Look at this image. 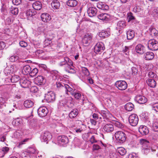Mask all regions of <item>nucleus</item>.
<instances>
[{
	"mask_svg": "<svg viewBox=\"0 0 158 158\" xmlns=\"http://www.w3.org/2000/svg\"><path fill=\"white\" fill-rule=\"evenodd\" d=\"M59 65L60 66H64L65 71L69 73H76L72 60H64L60 62Z\"/></svg>",
	"mask_w": 158,
	"mask_h": 158,
	"instance_id": "1",
	"label": "nucleus"
},
{
	"mask_svg": "<svg viewBox=\"0 0 158 158\" xmlns=\"http://www.w3.org/2000/svg\"><path fill=\"white\" fill-rule=\"evenodd\" d=\"M127 132L126 133L122 131L116 132L115 134V137L118 142L122 144L125 142L127 138Z\"/></svg>",
	"mask_w": 158,
	"mask_h": 158,
	"instance_id": "2",
	"label": "nucleus"
},
{
	"mask_svg": "<svg viewBox=\"0 0 158 158\" xmlns=\"http://www.w3.org/2000/svg\"><path fill=\"white\" fill-rule=\"evenodd\" d=\"M139 143L142 145V152L145 154H147L150 151L149 142L147 140L141 139L139 140Z\"/></svg>",
	"mask_w": 158,
	"mask_h": 158,
	"instance_id": "3",
	"label": "nucleus"
},
{
	"mask_svg": "<svg viewBox=\"0 0 158 158\" xmlns=\"http://www.w3.org/2000/svg\"><path fill=\"white\" fill-rule=\"evenodd\" d=\"M148 48L151 50H157L158 49V42L154 39L149 40L148 42Z\"/></svg>",
	"mask_w": 158,
	"mask_h": 158,
	"instance_id": "4",
	"label": "nucleus"
},
{
	"mask_svg": "<svg viewBox=\"0 0 158 158\" xmlns=\"http://www.w3.org/2000/svg\"><path fill=\"white\" fill-rule=\"evenodd\" d=\"M104 45L102 42L98 43L95 45L94 48V52L96 54H100L104 50Z\"/></svg>",
	"mask_w": 158,
	"mask_h": 158,
	"instance_id": "5",
	"label": "nucleus"
},
{
	"mask_svg": "<svg viewBox=\"0 0 158 158\" xmlns=\"http://www.w3.org/2000/svg\"><path fill=\"white\" fill-rule=\"evenodd\" d=\"M139 119L137 115L135 114H132L130 115L129 117V121L130 124L132 126H136L138 124Z\"/></svg>",
	"mask_w": 158,
	"mask_h": 158,
	"instance_id": "6",
	"label": "nucleus"
},
{
	"mask_svg": "<svg viewBox=\"0 0 158 158\" xmlns=\"http://www.w3.org/2000/svg\"><path fill=\"white\" fill-rule=\"evenodd\" d=\"M116 86L120 90H123L126 89L127 87V82L124 81H118L115 83Z\"/></svg>",
	"mask_w": 158,
	"mask_h": 158,
	"instance_id": "7",
	"label": "nucleus"
},
{
	"mask_svg": "<svg viewBox=\"0 0 158 158\" xmlns=\"http://www.w3.org/2000/svg\"><path fill=\"white\" fill-rule=\"evenodd\" d=\"M44 98L48 102H53L55 99V94L53 92H50L45 94Z\"/></svg>",
	"mask_w": 158,
	"mask_h": 158,
	"instance_id": "8",
	"label": "nucleus"
},
{
	"mask_svg": "<svg viewBox=\"0 0 158 158\" xmlns=\"http://www.w3.org/2000/svg\"><path fill=\"white\" fill-rule=\"evenodd\" d=\"M48 113V110L45 107H41L38 110V115L41 117H43L47 115Z\"/></svg>",
	"mask_w": 158,
	"mask_h": 158,
	"instance_id": "9",
	"label": "nucleus"
},
{
	"mask_svg": "<svg viewBox=\"0 0 158 158\" xmlns=\"http://www.w3.org/2000/svg\"><path fill=\"white\" fill-rule=\"evenodd\" d=\"M52 138L51 133L48 132H45L41 135V140L42 142H46L48 143Z\"/></svg>",
	"mask_w": 158,
	"mask_h": 158,
	"instance_id": "10",
	"label": "nucleus"
},
{
	"mask_svg": "<svg viewBox=\"0 0 158 158\" xmlns=\"http://www.w3.org/2000/svg\"><path fill=\"white\" fill-rule=\"evenodd\" d=\"M92 38V35L90 33H87L85 35L82 39V42L84 45L86 46L90 42Z\"/></svg>",
	"mask_w": 158,
	"mask_h": 158,
	"instance_id": "11",
	"label": "nucleus"
},
{
	"mask_svg": "<svg viewBox=\"0 0 158 158\" xmlns=\"http://www.w3.org/2000/svg\"><path fill=\"white\" fill-rule=\"evenodd\" d=\"M126 22L123 20H120L117 23L116 29L118 30L119 33L120 34L122 33V30L126 26Z\"/></svg>",
	"mask_w": 158,
	"mask_h": 158,
	"instance_id": "12",
	"label": "nucleus"
},
{
	"mask_svg": "<svg viewBox=\"0 0 158 158\" xmlns=\"http://www.w3.org/2000/svg\"><path fill=\"white\" fill-rule=\"evenodd\" d=\"M34 82L36 84L39 85L44 84L45 81L43 76H38L36 78H35Z\"/></svg>",
	"mask_w": 158,
	"mask_h": 158,
	"instance_id": "13",
	"label": "nucleus"
},
{
	"mask_svg": "<svg viewBox=\"0 0 158 158\" xmlns=\"http://www.w3.org/2000/svg\"><path fill=\"white\" fill-rule=\"evenodd\" d=\"M31 82L25 78L20 80L19 83L22 87L27 88L29 86Z\"/></svg>",
	"mask_w": 158,
	"mask_h": 158,
	"instance_id": "14",
	"label": "nucleus"
},
{
	"mask_svg": "<svg viewBox=\"0 0 158 158\" xmlns=\"http://www.w3.org/2000/svg\"><path fill=\"white\" fill-rule=\"evenodd\" d=\"M88 15L90 17L95 16L97 12V10L96 8L91 6L87 10Z\"/></svg>",
	"mask_w": 158,
	"mask_h": 158,
	"instance_id": "15",
	"label": "nucleus"
},
{
	"mask_svg": "<svg viewBox=\"0 0 158 158\" xmlns=\"http://www.w3.org/2000/svg\"><path fill=\"white\" fill-rule=\"evenodd\" d=\"M135 100L140 104H144L147 101L146 98L140 95H137L135 98Z\"/></svg>",
	"mask_w": 158,
	"mask_h": 158,
	"instance_id": "16",
	"label": "nucleus"
},
{
	"mask_svg": "<svg viewBox=\"0 0 158 158\" xmlns=\"http://www.w3.org/2000/svg\"><path fill=\"white\" fill-rule=\"evenodd\" d=\"M139 131L143 135H147L149 133L148 128L145 126H140L139 129Z\"/></svg>",
	"mask_w": 158,
	"mask_h": 158,
	"instance_id": "17",
	"label": "nucleus"
},
{
	"mask_svg": "<svg viewBox=\"0 0 158 158\" xmlns=\"http://www.w3.org/2000/svg\"><path fill=\"white\" fill-rule=\"evenodd\" d=\"M97 6L99 9H101L105 11L108 10L109 9L108 5L102 2H98L97 3Z\"/></svg>",
	"mask_w": 158,
	"mask_h": 158,
	"instance_id": "18",
	"label": "nucleus"
},
{
	"mask_svg": "<svg viewBox=\"0 0 158 158\" xmlns=\"http://www.w3.org/2000/svg\"><path fill=\"white\" fill-rule=\"evenodd\" d=\"M103 129L105 131L109 133L114 131V127L113 124L110 123H108L104 126Z\"/></svg>",
	"mask_w": 158,
	"mask_h": 158,
	"instance_id": "19",
	"label": "nucleus"
},
{
	"mask_svg": "<svg viewBox=\"0 0 158 158\" xmlns=\"http://www.w3.org/2000/svg\"><path fill=\"white\" fill-rule=\"evenodd\" d=\"M58 140L60 143H62L63 144H67L69 142V139L68 137L64 135L59 136Z\"/></svg>",
	"mask_w": 158,
	"mask_h": 158,
	"instance_id": "20",
	"label": "nucleus"
},
{
	"mask_svg": "<svg viewBox=\"0 0 158 158\" xmlns=\"http://www.w3.org/2000/svg\"><path fill=\"white\" fill-rule=\"evenodd\" d=\"M64 89L66 94L68 95L73 94L75 89L71 87L69 85L66 84L65 86Z\"/></svg>",
	"mask_w": 158,
	"mask_h": 158,
	"instance_id": "21",
	"label": "nucleus"
},
{
	"mask_svg": "<svg viewBox=\"0 0 158 158\" xmlns=\"http://www.w3.org/2000/svg\"><path fill=\"white\" fill-rule=\"evenodd\" d=\"M41 18L42 20L44 22H48L51 19V17L50 15L47 13L41 14Z\"/></svg>",
	"mask_w": 158,
	"mask_h": 158,
	"instance_id": "22",
	"label": "nucleus"
},
{
	"mask_svg": "<svg viewBox=\"0 0 158 158\" xmlns=\"http://www.w3.org/2000/svg\"><path fill=\"white\" fill-rule=\"evenodd\" d=\"M98 18L100 20L107 21L110 18V15L106 13H103L98 15Z\"/></svg>",
	"mask_w": 158,
	"mask_h": 158,
	"instance_id": "23",
	"label": "nucleus"
},
{
	"mask_svg": "<svg viewBox=\"0 0 158 158\" xmlns=\"http://www.w3.org/2000/svg\"><path fill=\"white\" fill-rule=\"evenodd\" d=\"M150 127H152L153 128V130L155 131H158V120L157 119H154L152 121V123H150L149 124L148 123Z\"/></svg>",
	"mask_w": 158,
	"mask_h": 158,
	"instance_id": "24",
	"label": "nucleus"
},
{
	"mask_svg": "<svg viewBox=\"0 0 158 158\" xmlns=\"http://www.w3.org/2000/svg\"><path fill=\"white\" fill-rule=\"evenodd\" d=\"M155 79H148L146 81L148 85L151 87L154 88L156 85V82Z\"/></svg>",
	"mask_w": 158,
	"mask_h": 158,
	"instance_id": "25",
	"label": "nucleus"
},
{
	"mask_svg": "<svg viewBox=\"0 0 158 158\" xmlns=\"http://www.w3.org/2000/svg\"><path fill=\"white\" fill-rule=\"evenodd\" d=\"M126 34L127 39L128 40H131L134 37L135 32L132 30H129L127 31Z\"/></svg>",
	"mask_w": 158,
	"mask_h": 158,
	"instance_id": "26",
	"label": "nucleus"
},
{
	"mask_svg": "<svg viewBox=\"0 0 158 158\" xmlns=\"http://www.w3.org/2000/svg\"><path fill=\"white\" fill-rule=\"evenodd\" d=\"M78 113V110L76 109H73L69 114L70 118H74L76 117Z\"/></svg>",
	"mask_w": 158,
	"mask_h": 158,
	"instance_id": "27",
	"label": "nucleus"
},
{
	"mask_svg": "<svg viewBox=\"0 0 158 158\" xmlns=\"http://www.w3.org/2000/svg\"><path fill=\"white\" fill-rule=\"evenodd\" d=\"M31 70L30 66L28 65H26L23 67L22 70V73L24 75H27L29 74Z\"/></svg>",
	"mask_w": 158,
	"mask_h": 158,
	"instance_id": "28",
	"label": "nucleus"
},
{
	"mask_svg": "<svg viewBox=\"0 0 158 158\" xmlns=\"http://www.w3.org/2000/svg\"><path fill=\"white\" fill-rule=\"evenodd\" d=\"M33 8L36 10H40L41 8L42 4L40 2H36L32 4Z\"/></svg>",
	"mask_w": 158,
	"mask_h": 158,
	"instance_id": "29",
	"label": "nucleus"
},
{
	"mask_svg": "<svg viewBox=\"0 0 158 158\" xmlns=\"http://www.w3.org/2000/svg\"><path fill=\"white\" fill-rule=\"evenodd\" d=\"M135 50L137 52L143 54L144 52V47L140 44H138L135 47Z\"/></svg>",
	"mask_w": 158,
	"mask_h": 158,
	"instance_id": "30",
	"label": "nucleus"
},
{
	"mask_svg": "<svg viewBox=\"0 0 158 158\" xmlns=\"http://www.w3.org/2000/svg\"><path fill=\"white\" fill-rule=\"evenodd\" d=\"M66 84L63 83L57 82L56 83V89L58 90L64 89Z\"/></svg>",
	"mask_w": 158,
	"mask_h": 158,
	"instance_id": "31",
	"label": "nucleus"
},
{
	"mask_svg": "<svg viewBox=\"0 0 158 158\" xmlns=\"http://www.w3.org/2000/svg\"><path fill=\"white\" fill-rule=\"evenodd\" d=\"M66 4L69 6L73 7L77 5V1L76 0H68L66 2Z\"/></svg>",
	"mask_w": 158,
	"mask_h": 158,
	"instance_id": "32",
	"label": "nucleus"
},
{
	"mask_svg": "<svg viewBox=\"0 0 158 158\" xmlns=\"http://www.w3.org/2000/svg\"><path fill=\"white\" fill-rule=\"evenodd\" d=\"M34 105V102L30 100H27L24 101V105L26 108H29L32 107Z\"/></svg>",
	"mask_w": 158,
	"mask_h": 158,
	"instance_id": "33",
	"label": "nucleus"
},
{
	"mask_svg": "<svg viewBox=\"0 0 158 158\" xmlns=\"http://www.w3.org/2000/svg\"><path fill=\"white\" fill-rule=\"evenodd\" d=\"M149 148L151 151L153 153L156 154L158 153V147L155 144H152L151 146L149 145Z\"/></svg>",
	"mask_w": 158,
	"mask_h": 158,
	"instance_id": "34",
	"label": "nucleus"
},
{
	"mask_svg": "<svg viewBox=\"0 0 158 158\" xmlns=\"http://www.w3.org/2000/svg\"><path fill=\"white\" fill-rule=\"evenodd\" d=\"M134 105L131 102L127 103L124 107L126 110L129 111H131L134 108Z\"/></svg>",
	"mask_w": 158,
	"mask_h": 158,
	"instance_id": "35",
	"label": "nucleus"
},
{
	"mask_svg": "<svg viewBox=\"0 0 158 158\" xmlns=\"http://www.w3.org/2000/svg\"><path fill=\"white\" fill-rule=\"evenodd\" d=\"M51 6L54 9H58L60 6V3L58 0H54L51 3Z\"/></svg>",
	"mask_w": 158,
	"mask_h": 158,
	"instance_id": "36",
	"label": "nucleus"
},
{
	"mask_svg": "<svg viewBox=\"0 0 158 158\" xmlns=\"http://www.w3.org/2000/svg\"><path fill=\"white\" fill-rule=\"evenodd\" d=\"M9 150L8 148L7 147H3L0 150V157H3L5 154L8 152Z\"/></svg>",
	"mask_w": 158,
	"mask_h": 158,
	"instance_id": "37",
	"label": "nucleus"
},
{
	"mask_svg": "<svg viewBox=\"0 0 158 158\" xmlns=\"http://www.w3.org/2000/svg\"><path fill=\"white\" fill-rule=\"evenodd\" d=\"M123 53H124L123 55L125 57L127 58L130 59L128 56V54L129 52V47L127 46H125L123 50Z\"/></svg>",
	"mask_w": 158,
	"mask_h": 158,
	"instance_id": "38",
	"label": "nucleus"
},
{
	"mask_svg": "<svg viewBox=\"0 0 158 158\" xmlns=\"http://www.w3.org/2000/svg\"><path fill=\"white\" fill-rule=\"evenodd\" d=\"M150 34L152 37L156 36L158 34V32L154 28H151L149 29Z\"/></svg>",
	"mask_w": 158,
	"mask_h": 158,
	"instance_id": "39",
	"label": "nucleus"
},
{
	"mask_svg": "<svg viewBox=\"0 0 158 158\" xmlns=\"http://www.w3.org/2000/svg\"><path fill=\"white\" fill-rule=\"evenodd\" d=\"M117 151L121 156L124 155L127 152L126 149L123 147H119L118 148Z\"/></svg>",
	"mask_w": 158,
	"mask_h": 158,
	"instance_id": "40",
	"label": "nucleus"
},
{
	"mask_svg": "<svg viewBox=\"0 0 158 158\" xmlns=\"http://www.w3.org/2000/svg\"><path fill=\"white\" fill-rule=\"evenodd\" d=\"M146 59H153L154 57V54L152 52H147L144 55Z\"/></svg>",
	"mask_w": 158,
	"mask_h": 158,
	"instance_id": "41",
	"label": "nucleus"
},
{
	"mask_svg": "<svg viewBox=\"0 0 158 158\" xmlns=\"http://www.w3.org/2000/svg\"><path fill=\"white\" fill-rule=\"evenodd\" d=\"M99 36L102 38H105L108 36V34L106 31H102L99 33Z\"/></svg>",
	"mask_w": 158,
	"mask_h": 158,
	"instance_id": "42",
	"label": "nucleus"
},
{
	"mask_svg": "<svg viewBox=\"0 0 158 158\" xmlns=\"http://www.w3.org/2000/svg\"><path fill=\"white\" fill-rule=\"evenodd\" d=\"M83 129L81 127H76L73 128V131L74 133H81L83 131Z\"/></svg>",
	"mask_w": 158,
	"mask_h": 158,
	"instance_id": "43",
	"label": "nucleus"
},
{
	"mask_svg": "<svg viewBox=\"0 0 158 158\" xmlns=\"http://www.w3.org/2000/svg\"><path fill=\"white\" fill-rule=\"evenodd\" d=\"M10 11L11 13L14 15H17L19 12V10L17 7L12 6L10 8Z\"/></svg>",
	"mask_w": 158,
	"mask_h": 158,
	"instance_id": "44",
	"label": "nucleus"
},
{
	"mask_svg": "<svg viewBox=\"0 0 158 158\" xmlns=\"http://www.w3.org/2000/svg\"><path fill=\"white\" fill-rule=\"evenodd\" d=\"M148 76L149 78L157 80V76L156 73L153 72H150L148 74Z\"/></svg>",
	"mask_w": 158,
	"mask_h": 158,
	"instance_id": "45",
	"label": "nucleus"
},
{
	"mask_svg": "<svg viewBox=\"0 0 158 158\" xmlns=\"http://www.w3.org/2000/svg\"><path fill=\"white\" fill-rule=\"evenodd\" d=\"M27 152L30 154H34L37 152L36 149L35 148L32 147H29L27 149Z\"/></svg>",
	"mask_w": 158,
	"mask_h": 158,
	"instance_id": "46",
	"label": "nucleus"
},
{
	"mask_svg": "<svg viewBox=\"0 0 158 158\" xmlns=\"http://www.w3.org/2000/svg\"><path fill=\"white\" fill-rule=\"evenodd\" d=\"M10 80L12 83L16 82L20 80V77L19 76L15 75L12 77Z\"/></svg>",
	"mask_w": 158,
	"mask_h": 158,
	"instance_id": "47",
	"label": "nucleus"
},
{
	"mask_svg": "<svg viewBox=\"0 0 158 158\" xmlns=\"http://www.w3.org/2000/svg\"><path fill=\"white\" fill-rule=\"evenodd\" d=\"M72 95L76 99H79L81 98V93L78 91L75 90L73 94Z\"/></svg>",
	"mask_w": 158,
	"mask_h": 158,
	"instance_id": "48",
	"label": "nucleus"
},
{
	"mask_svg": "<svg viewBox=\"0 0 158 158\" xmlns=\"http://www.w3.org/2000/svg\"><path fill=\"white\" fill-rule=\"evenodd\" d=\"M38 72V69L36 68H35L32 69V71H31L29 75L31 77H34L35 76Z\"/></svg>",
	"mask_w": 158,
	"mask_h": 158,
	"instance_id": "49",
	"label": "nucleus"
},
{
	"mask_svg": "<svg viewBox=\"0 0 158 158\" xmlns=\"http://www.w3.org/2000/svg\"><path fill=\"white\" fill-rule=\"evenodd\" d=\"M100 114L104 118H107L108 116V111L107 110H101Z\"/></svg>",
	"mask_w": 158,
	"mask_h": 158,
	"instance_id": "50",
	"label": "nucleus"
},
{
	"mask_svg": "<svg viewBox=\"0 0 158 158\" xmlns=\"http://www.w3.org/2000/svg\"><path fill=\"white\" fill-rule=\"evenodd\" d=\"M152 109L158 112V102L155 103L152 105Z\"/></svg>",
	"mask_w": 158,
	"mask_h": 158,
	"instance_id": "51",
	"label": "nucleus"
},
{
	"mask_svg": "<svg viewBox=\"0 0 158 158\" xmlns=\"http://www.w3.org/2000/svg\"><path fill=\"white\" fill-rule=\"evenodd\" d=\"M82 71L83 73H84L86 76H88L89 75L90 73L88 70L86 68H84L82 69Z\"/></svg>",
	"mask_w": 158,
	"mask_h": 158,
	"instance_id": "52",
	"label": "nucleus"
},
{
	"mask_svg": "<svg viewBox=\"0 0 158 158\" xmlns=\"http://www.w3.org/2000/svg\"><path fill=\"white\" fill-rule=\"evenodd\" d=\"M21 123V121L19 118H17L16 119H15L12 122V123L15 124L16 126L19 125Z\"/></svg>",
	"mask_w": 158,
	"mask_h": 158,
	"instance_id": "53",
	"label": "nucleus"
},
{
	"mask_svg": "<svg viewBox=\"0 0 158 158\" xmlns=\"http://www.w3.org/2000/svg\"><path fill=\"white\" fill-rule=\"evenodd\" d=\"M141 8L139 6H136L133 8V10L135 12H138L140 11Z\"/></svg>",
	"mask_w": 158,
	"mask_h": 158,
	"instance_id": "54",
	"label": "nucleus"
},
{
	"mask_svg": "<svg viewBox=\"0 0 158 158\" xmlns=\"http://www.w3.org/2000/svg\"><path fill=\"white\" fill-rule=\"evenodd\" d=\"M131 71L132 72V74L133 75H136L138 72L137 69L135 67H132L131 68Z\"/></svg>",
	"mask_w": 158,
	"mask_h": 158,
	"instance_id": "55",
	"label": "nucleus"
},
{
	"mask_svg": "<svg viewBox=\"0 0 158 158\" xmlns=\"http://www.w3.org/2000/svg\"><path fill=\"white\" fill-rule=\"evenodd\" d=\"M38 89L35 86H32L30 89V91L33 93H35L37 92Z\"/></svg>",
	"mask_w": 158,
	"mask_h": 158,
	"instance_id": "56",
	"label": "nucleus"
},
{
	"mask_svg": "<svg viewBox=\"0 0 158 158\" xmlns=\"http://www.w3.org/2000/svg\"><path fill=\"white\" fill-rule=\"evenodd\" d=\"M26 14L27 16L30 17H31L34 15L33 13L32 12V11L30 9L28 10L27 11Z\"/></svg>",
	"mask_w": 158,
	"mask_h": 158,
	"instance_id": "57",
	"label": "nucleus"
},
{
	"mask_svg": "<svg viewBox=\"0 0 158 158\" xmlns=\"http://www.w3.org/2000/svg\"><path fill=\"white\" fill-rule=\"evenodd\" d=\"M114 125L117 127L119 128H122L123 127V125L118 122H116L114 123Z\"/></svg>",
	"mask_w": 158,
	"mask_h": 158,
	"instance_id": "58",
	"label": "nucleus"
},
{
	"mask_svg": "<svg viewBox=\"0 0 158 158\" xmlns=\"http://www.w3.org/2000/svg\"><path fill=\"white\" fill-rule=\"evenodd\" d=\"M135 19V18L132 15V14L131 13L129 14L127 17L128 21L130 22L131 20H133Z\"/></svg>",
	"mask_w": 158,
	"mask_h": 158,
	"instance_id": "59",
	"label": "nucleus"
},
{
	"mask_svg": "<svg viewBox=\"0 0 158 158\" xmlns=\"http://www.w3.org/2000/svg\"><path fill=\"white\" fill-rule=\"evenodd\" d=\"M22 0H13L12 2L14 4L17 6L21 3Z\"/></svg>",
	"mask_w": 158,
	"mask_h": 158,
	"instance_id": "60",
	"label": "nucleus"
},
{
	"mask_svg": "<svg viewBox=\"0 0 158 158\" xmlns=\"http://www.w3.org/2000/svg\"><path fill=\"white\" fill-rule=\"evenodd\" d=\"M27 150L25 151L22 152L21 155L24 158L27 157V156H30V155L28 154V153L27 152Z\"/></svg>",
	"mask_w": 158,
	"mask_h": 158,
	"instance_id": "61",
	"label": "nucleus"
},
{
	"mask_svg": "<svg viewBox=\"0 0 158 158\" xmlns=\"http://www.w3.org/2000/svg\"><path fill=\"white\" fill-rule=\"evenodd\" d=\"M19 45L23 47H25L27 45V43L24 41H21L19 42Z\"/></svg>",
	"mask_w": 158,
	"mask_h": 158,
	"instance_id": "62",
	"label": "nucleus"
},
{
	"mask_svg": "<svg viewBox=\"0 0 158 158\" xmlns=\"http://www.w3.org/2000/svg\"><path fill=\"white\" fill-rule=\"evenodd\" d=\"M153 14H154L155 16H158V8H155L152 11Z\"/></svg>",
	"mask_w": 158,
	"mask_h": 158,
	"instance_id": "63",
	"label": "nucleus"
},
{
	"mask_svg": "<svg viewBox=\"0 0 158 158\" xmlns=\"http://www.w3.org/2000/svg\"><path fill=\"white\" fill-rule=\"evenodd\" d=\"M152 139H154L155 141L158 142V135L157 134H153L152 135Z\"/></svg>",
	"mask_w": 158,
	"mask_h": 158,
	"instance_id": "64",
	"label": "nucleus"
}]
</instances>
